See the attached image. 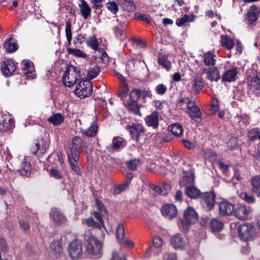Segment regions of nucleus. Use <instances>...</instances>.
Returning a JSON list of instances; mask_svg holds the SVG:
<instances>
[{"label":"nucleus","instance_id":"f257e3e1","mask_svg":"<svg viewBox=\"0 0 260 260\" xmlns=\"http://www.w3.org/2000/svg\"><path fill=\"white\" fill-rule=\"evenodd\" d=\"M198 215L195 210L191 207H188L183 213V218L180 221L179 226L182 231L187 232L190 226L197 221Z\"/></svg>","mask_w":260,"mask_h":260},{"label":"nucleus","instance_id":"f03ea898","mask_svg":"<svg viewBox=\"0 0 260 260\" xmlns=\"http://www.w3.org/2000/svg\"><path fill=\"white\" fill-rule=\"evenodd\" d=\"M81 77L79 70L72 64L68 66L62 77V81L64 85L72 87L80 81Z\"/></svg>","mask_w":260,"mask_h":260},{"label":"nucleus","instance_id":"7ed1b4c3","mask_svg":"<svg viewBox=\"0 0 260 260\" xmlns=\"http://www.w3.org/2000/svg\"><path fill=\"white\" fill-rule=\"evenodd\" d=\"M92 91V83L88 80H82L77 83L75 92L80 98H84L89 96Z\"/></svg>","mask_w":260,"mask_h":260},{"label":"nucleus","instance_id":"20e7f679","mask_svg":"<svg viewBox=\"0 0 260 260\" xmlns=\"http://www.w3.org/2000/svg\"><path fill=\"white\" fill-rule=\"evenodd\" d=\"M238 235L243 241L253 240L255 236L254 227L251 224H243L238 229Z\"/></svg>","mask_w":260,"mask_h":260},{"label":"nucleus","instance_id":"39448f33","mask_svg":"<svg viewBox=\"0 0 260 260\" xmlns=\"http://www.w3.org/2000/svg\"><path fill=\"white\" fill-rule=\"evenodd\" d=\"M102 243L95 237L92 236L87 240L86 250L90 255H101Z\"/></svg>","mask_w":260,"mask_h":260},{"label":"nucleus","instance_id":"423d86ee","mask_svg":"<svg viewBox=\"0 0 260 260\" xmlns=\"http://www.w3.org/2000/svg\"><path fill=\"white\" fill-rule=\"evenodd\" d=\"M49 146V143L44 139L36 140L31 147V152L38 157L44 154Z\"/></svg>","mask_w":260,"mask_h":260},{"label":"nucleus","instance_id":"0eeeda50","mask_svg":"<svg viewBox=\"0 0 260 260\" xmlns=\"http://www.w3.org/2000/svg\"><path fill=\"white\" fill-rule=\"evenodd\" d=\"M93 215L98 221H95L93 218L91 217L84 219L83 221V223L87 225L88 227H93L99 230H101L103 228L105 229L104 222L101 214L95 211L93 213Z\"/></svg>","mask_w":260,"mask_h":260},{"label":"nucleus","instance_id":"6e6552de","mask_svg":"<svg viewBox=\"0 0 260 260\" xmlns=\"http://www.w3.org/2000/svg\"><path fill=\"white\" fill-rule=\"evenodd\" d=\"M68 251L71 257L74 259L79 258L82 254V244L79 240H73L69 244Z\"/></svg>","mask_w":260,"mask_h":260},{"label":"nucleus","instance_id":"1a4fd4ad","mask_svg":"<svg viewBox=\"0 0 260 260\" xmlns=\"http://www.w3.org/2000/svg\"><path fill=\"white\" fill-rule=\"evenodd\" d=\"M202 206L207 211L211 210L215 205V195L212 192L203 193L200 197Z\"/></svg>","mask_w":260,"mask_h":260},{"label":"nucleus","instance_id":"9d476101","mask_svg":"<svg viewBox=\"0 0 260 260\" xmlns=\"http://www.w3.org/2000/svg\"><path fill=\"white\" fill-rule=\"evenodd\" d=\"M85 143L82 139L78 136H75L73 138L72 144L70 145L69 150L67 151V155L79 156V150L84 147Z\"/></svg>","mask_w":260,"mask_h":260},{"label":"nucleus","instance_id":"9b49d317","mask_svg":"<svg viewBox=\"0 0 260 260\" xmlns=\"http://www.w3.org/2000/svg\"><path fill=\"white\" fill-rule=\"evenodd\" d=\"M126 128L129 129L133 139L137 141H139V139L145 135V129L141 124H133L131 125H127Z\"/></svg>","mask_w":260,"mask_h":260},{"label":"nucleus","instance_id":"f8f14e48","mask_svg":"<svg viewBox=\"0 0 260 260\" xmlns=\"http://www.w3.org/2000/svg\"><path fill=\"white\" fill-rule=\"evenodd\" d=\"M186 112L189 114L192 120L198 123L201 122L202 112L199 107L196 105L194 101H192L188 105Z\"/></svg>","mask_w":260,"mask_h":260},{"label":"nucleus","instance_id":"ddd939ff","mask_svg":"<svg viewBox=\"0 0 260 260\" xmlns=\"http://www.w3.org/2000/svg\"><path fill=\"white\" fill-rule=\"evenodd\" d=\"M250 211L251 209L249 207L241 204L234 208V213L237 218L241 220H245L248 218Z\"/></svg>","mask_w":260,"mask_h":260},{"label":"nucleus","instance_id":"4468645a","mask_svg":"<svg viewBox=\"0 0 260 260\" xmlns=\"http://www.w3.org/2000/svg\"><path fill=\"white\" fill-rule=\"evenodd\" d=\"M260 13V7L255 5H252L247 13L246 21L250 25H254Z\"/></svg>","mask_w":260,"mask_h":260},{"label":"nucleus","instance_id":"2eb2a0df","mask_svg":"<svg viewBox=\"0 0 260 260\" xmlns=\"http://www.w3.org/2000/svg\"><path fill=\"white\" fill-rule=\"evenodd\" d=\"M16 69L15 63L11 59L3 61L1 70L4 75L6 76H10L13 74Z\"/></svg>","mask_w":260,"mask_h":260},{"label":"nucleus","instance_id":"dca6fc26","mask_svg":"<svg viewBox=\"0 0 260 260\" xmlns=\"http://www.w3.org/2000/svg\"><path fill=\"white\" fill-rule=\"evenodd\" d=\"M238 71L236 67L226 70L221 76L222 82H231L237 80Z\"/></svg>","mask_w":260,"mask_h":260},{"label":"nucleus","instance_id":"f3484780","mask_svg":"<svg viewBox=\"0 0 260 260\" xmlns=\"http://www.w3.org/2000/svg\"><path fill=\"white\" fill-rule=\"evenodd\" d=\"M234 207L227 201H222L219 205V212L222 216L230 215L234 213Z\"/></svg>","mask_w":260,"mask_h":260},{"label":"nucleus","instance_id":"a211bd4d","mask_svg":"<svg viewBox=\"0 0 260 260\" xmlns=\"http://www.w3.org/2000/svg\"><path fill=\"white\" fill-rule=\"evenodd\" d=\"M160 117L158 112L154 111L150 115H148L145 118V120L148 126L156 128L159 125V120Z\"/></svg>","mask_w":260,"mask_h":260},{"label":"nucleus","instance_id":"6ab92c4d","mask_svg":"<svg viewBox=\"0 0 260 260\" xmlns=\"http://www.w3.org/2000/svg\"><path fill=\"white\" fill-rule=\"evenodd\" d=\"M202 72L206 74L207 78L211 81H217L220 78V73L217 68L204 69Z\"/></svg>","mask_w":260,"mask_h":260},{"label":"nucleus","instance_id":"aec40b11","mask_svg":"<svg viewBox=\"0 0 260 260\" xmlns=\"http://www.w3.org/2000/svg\"><path fill=\"white\" fill-rule=\"evenodd\" d=\"M161 213L164 216L169 219H172L176 216L177 210L174 205L167 204L162 207Z\"/></svg>","mask_w":260,"mask_h":260},{"label":"nucleus","instance_id":"412c9836","mask_svg":"<svg viewBox=\"0 0 260 260\" xmlns=\"http://www.w3.org/2000/svg\"><path fill=\"white\" fill-rule=\"evenodd\" d=\"M50 216L51 219L56 224H60L66 220L63 214L56 208L52 209L50 213Z\"/></svg>","mask_w":260,"mask_h":260},{"label":"nucleus","instance_id":"4be33fe9","mask_svg":"<svg viewBox=\"0 0 260 260\" xmlns=\"http://www.w3.org/2000/svg\"><path fill=\"white\" fill-rule=\"evenodd\" d=\"M250 89L256 94H260V75L256 74L248 83Z\"/></svg>","mask_w":260,"mask_h":260},{"label":"nucleus","instance_id":"5701e85b","mask_svg":"<svg viewBox=\"0 0 260 260\" xmlns=\"http://www.w3.org/2000/svg\"><path fill=\"white\" fill-rule=\"evenodd\" d=\"M69 164L72 169L78 175H81L80 169L79 168L78 162L79 160V156L68 155Z\"/></svg>","mask_w":260,"mask_h":260},{"label":"nucleus","instance_id":"b1692460","mask_svg":"<svg viewBox=\"0 0 260 260\" xmlns=\"http://www.w3.org/2000/svg\"><path fill=\"white\" fill-rule=\"evenodd\" d=\"M148 91L145 90H141L139 89L135 88L133 89L130 93L129 100L138 102V100L140 98L145 99L146 96H148Z\"/></svg>","mask_w":260,"mask_h":260},{"label":"nucleus","instance_id":"393cba45","mask_svg":"<svg viewBox=\"0 0 260 260\" xmlns=\"http://www.w3.org/2000/svg\"><path fill=\"white\" fill-rule=\"evenodd\" d=\"M81 3L79 5L81 15L85 19H87L91 15V10L87 2L84 0H81Z\"/></svg>","mask_w":260,"mask_h":260},{"label":"nucleus","instance_id":"a878e982","mask_svg":"<svg viewBox=\"0 0 260 260\" xmlns=\"http://www.w3.org/2000/svg\"><path fill=\"white\" fill-rule=\"evenodd\" d=\"M124 105L129 112H132L135 115L139 116L141 115L137 102L129 100L124 103Z\"/></svg>","mask_w":260,"mask_h":260},{"label":"nucleus","instance_id":"bb28decb","mask_svg":"<svg viewBox=\"0 0 260 260\" xmlns=\"http://www.w3.org/2000/svg\"><path fill=\"white\" fill-rule=\"evenodd\" d=\"M117 3L125 11L133 12L136 9V5L133 0H117Z\"/></svg>","mask_w":260,"mask_h":260},{"label":"nucleus","instance_id":"cd10ccee","mask_svg":"<svg viewBox=\"0 0 260 260\" xmlns=\"http://www.w3.org/2000/svg\"><path fill=\"white\" fill-rule=\"evenodd\" d=\"M22 64V69L24 71H25L24 74L27 75V78H31V79L35 78L36 75L35 74L29 76V75H31L34 71V68L32 65V62L27 60H23Z\"/></svg>","mask_w":260,"mask_h":260},{"label":"nucleus","instance_id":"c85d7f7f","mask_svg":"<svg viewBox=\"0 0 260 260\" xmlns=\"http://www.w3.org/2000/svg\"><path fill=\"white\" fill-rule=\"evenodd\" d=\"M185 193L187 197L191 199L200 198L202 194L198 188L191 186L186 187Z\"/></svg>","mask_w":260,"mask_h":260},{"label":"nucleus","instance_id":"c756f323","mask_svg":"<svg viewBox=\"0 0 260 260\" xmlns=\"http://www.w3.org/2000/svg\"><path fill=\"white\" fill-rule=\"evenodd\" d=\"M4 45L6 51L9 53L14 52L18 49L16 42L12 38L7 39Z\"/></svg>","mask_w":260,"mask_h":260},{"label":"nucleus","instance_id":"7c9ffc66","mask_svg":"<svg viewBox=\"0 0 260 260\" xmlns=\"http://www.w3.org/2000/svg\"><path fill=\"white\" fill-rule=\"evenodd\" d=\"M221 46L228 50L233 48L235 45L234 41L228 35L221 36Z\"/></svg>","mask_w":260,"mask_h":260},{"label":"nucleus","instance_id":"2f4dec72","mask_svg":"<svg viewBox=\"0 0 260 260\" xmlns=\"http://www.w3.org/2000/svg\"><path fill=\"white\" fill-rule=\"evenodd\" d=\"M64 121V117L59 113L52 114L48 118V121L54 125H60Z\"/></svg>","mask_w":260,"mask_h":260},{"label":"nucleus","instance_id":"473e14b6","mask_svg":"<svg viewBox=\"0 0 260 260\" xmlns=\"http://www.w3.org/2000/svg\"><path fill=\"white\" fill-rule=\"evenodd\" d=\"M193 101L191 100L188 97L181 96L180 97L176 103V106L179 109L182 110H185L188 107L190 103Z\"/></svg>","mask_w":260,"mask_h":260},{"label":"nucleus","instance_id":"72a5a7b5","mask_svg":"<svg viewBox=\"0 0 260 260\" xmlns=\"http://www.w3.org/2000/svg\"><path fill=\"white\" fill-rule=\"evenodd\" d=\"M215 57L213 53L209 51L203 55L204 62L207 66H213L215 64Z\"/></svg>","mask_w":260,"mask_h":260},{"label":"nucleus","instance_id":"f704fd0d","mask_svg":"<svg viewBox=\"0 0 260 260\" xmlns=\"http://www.w3.org/2000/svg\"><path fill=\"white\" fill-rule=\"evenodd\" d=\"M210 226L212 232H219L223 228V222L216 218H213L210 222Z\"/></svg>","mask_w":260,"mask_h":260},{"label":"nucleus","instance_id":"c9c22d12","mask_svg":"<svg viewBox=\"0 0 260 260\" xmlns=\"http://www.w3.org/2000/svg\"><path fill=\"white\" fill-rule=\"evenodd\" d=\"M171 243L175 248H181L184 245L183 239L179 234H176L172 238Z\"/></svg>","mask_w":260,"mask_h":260},{"label":"nucleus","instance_id":"e433bc0d","mask_svg":"<svg viewBox=\"0 0 260 260\" xmlns=\"http://www.w3.org/2000/svg\"><path fill=\"white\" fill-rule=\"evenodd\" d=\"M158 63L167 71H169L171 68V63L165 55H160L158 57Z\"/></svg>","mask_w":260,"mask_h":260},{"label":"nucleus","instance_id":"4c0bfd02","mask_svg":"<svg viewBox=\"0 0 260 260\" xmlns=\"http://www.w3.org/2000/svg\"><path fill=\"white\" fill-rule=\"evenodd\" d=\"M168 129L175 136L179 137L183 134L182 125L179 123H175L168 127Z\"/></svg>","mask_w":260,"mask_h":260},{"label":"nucleus","instance_id":"58836bf2","mask_svg":"<svg viewBox=\"0 0 260 260\" xmlns=\"http://www.w3.org/2000/svg\"><path fill=\"white\" fill-rule=\"evenodd\" d=\"M203 87V84L201 78L196 77L192 81V88L196 94L199 93Z\"/></svg>","mask_w":260,"mask_h":260},{"label":"nucleus","instance_id":"ea45409f","mask_svg":"<svg viewBox=\"0 0 260 260\" xmlns=\"http://www.w3.org/2000/svg\"><path fill=\"white\" fill-rule=\"evenodd\" d=\"M30 169L31 167L30 164L24 162L22 163V165L19 169V172L21 176H28L30 173Z\"/></svg>","mask_w":260,"mask_h":260},{"label":"nucleus","instance_id":"a19ab883","mask_svg":"<svg viewBox=\"0 0 260 260\" xmlns=\"http://www.w3.org/2000/svg\"><path fill=\"white\" fill-rule=\"evenodd\" d=\"M194 17L193 15H185L183 17L178 18L176 20V24L178 26H181L185 24L188 22H192L193 21Z\"/></svg>","mask_w":260,"mask_h":260},{"label":"nucleus","instance_id":"79ce46f5","mask_svg":"<svg viewBox=\"0 0 260 260\" xmlns=\"http://www.w3.org/2000/svg\"><path fill=\"white\" fill-rule=\"evenodd\" d=\"M252 188L251 191L256 193L260 188V177L258 176H255L251 179Z\"/></svg>","mask_w":260,"mask_h":260},{"label":"nucleus","instance_id":"37998d69","mask_svg":"<svg viewBox=\"0 0 260 260\" xmlns=\"http://www.w3.org/2000/svg\"><path fill=\"white\" fill-rule=\"evenodd\" d=\"M124 140L120 137H114L113 139L112 145L111 146L113 150H116L123 146Z\"/></svg>","mask_w":260,"mask_h":260},{"label":"nucleus","instance_id":"c03bdc74","mask_svg":"<svg viewBox=\"0 0 260 260\" xmlns=\"http://www.w3.org/2000/svg\"><path fill=\"white\" fill-rule=\"evenodd\" d=\"M8 120V115L0 112V131H6L8 129L9 124L7 123Z\"/></svg>","mask_w":260,"mask_h":260},{"label":"nucleus","instance_id":"a18cd8bd","mask_svg":"<svg viewBox=\"0 0 260 260\" xmlns=\"http://www.w3.org/2000/svg\"><path fill=\"white\" fill-rule=\"evenodd\" d=\"M118 5L114 1H110L106 3V6L107 9L113 14H116L119 10Z\"/></svg>","mask_w":260,"mask_h":260},{"label":"nucleus","instance_id":"49530a36","mask_svg":"<svg viewBox=\"0 0 260 260\" xmlns=\"http://www.w3.org/2000/svg\"><path fill=\"white\" fill-rule=\"evenodd\" d=\"M67 51L69 54L73 55L76 57L86 58L87 55L79 49H73L69 48Z\"/></svg>","mask_w":260,"mask_h":260},{"label":"nucleus","instance_id":"de8ad7c7","mask_svg":"<svg viewBox=\"0 0 260 260\" xmlns=\"http://www.w3.org/2000/svg\"><path fill=\"white\" fill-rule=\"evenodd\" d=\"M248 137L251 141H254L257 139L260 140V129L254 128L251 129L248 133Z\"/></svg>","mask_w":260,"mask_h":260},{"label":"nucleus","instance_id":"09e8293b","mask_svg":"<svg viewBox=\"0 0 260 260\" xmlns=\"http://www.w3.org/2000/svg\"><path fill=\"white\" fill-rule=\"evenodd\" d=\"M86 43L88 47L93 50H96L98 48V46H99V43L95 36L89 38L86 40Z\"/></svg>","mask_w":260,"mask_h":260},{"label":"nucleus","instance_id":"8fccbe9b","mask_svg":"<svg viewBox=\"0 0 260 260\" xmlns=\"http://www.w3.org/2000/svg\"><path fill=\"white\" fill-rule=\"evenodd\" d=\"M98 128L97 125L92 123L89 127L85 130L84 134L88 137H94L96 134Z\"/></svg>","mask_w":260,"mask_h":260},{"label":"nucleus","instance_id":"3c124183","mask_svg":"<svg viewBox=\"0 0 260 260\" xmlns=\"http://www.w3.org/2000/svg\"><path fill=\"white\" fill-rule=\"evenodd\" d=\"M125 231L124 226L122 223L118 224L116 229V236L117 240L121 242L124 236Z\"/></svg>","mask_w":260,"mask_h":260},{"label":"nucleus","instance_id":"603ef678","mask_svg":"<svg viewBox=\"0 0 260 260\" xmlns=\"http://www.w3.org/2000/svg\"><path fill=\"white\" fill-rule=\"evenodd\" d=\"M100 71V69L98 66H94L93 68L89 69L87 76L88 78L92 79L96 77Z\"/></svg>","mask_w":260,"mask_h":260},{"label":"nucleus","instance_id":"864d4df0","mask_svg":"<svg viewBox=\"0 0 260 260\" xmlns=\"http://www.w3.org/2000/svg\"><path fill=\"white\" fill-rule=\"evenodd\" d=\"M51 249L56 253H60L62 251V246L58 241H54L50 245Z\"/></svg>","mask_w":260,"mask_h":260},{"label":"nucleus","instance_id":"5fc2aeb1","mask_svg":"<svg viewBox=\"0 0 260 260\" xmlns=\"http://www.w3.org/2000/svg\"><path fill=\"white\" fill-rule=\"evenodd\" d=\"M241 197L248 204H253L255 201V199L253 196L246 192L241 193Z\"/></svg>","mask_w":260,"mask_h":260},{"label":"nucleus","instance_id":"6e6d98bb","mask_svg":"<svg viewBox=\"0 0 260 260\" xmlns=\"http://www.w3.org/2000/svg\"><path fill=\"white\" fill-rule=\"evenodd\" d=\"M49 174L51 177L56 179L62 178V175L61 172L56 169L52 168L49 170Z\"/></svg>","mask_w":260,"mask_h":260},{"label":"nucleus","instance_id":"4d7b16f0","mask_svg":"<svg viewBox=\"0 0 260 260\" xmlns=\"http://www.w3.org/2000/svg\"><path fill=\"white\" fill-rule=\"evenodd\" d=\"M116 75L121 81L123 87V91L124 92V94L127 93L128 91V88L126 79L120 73H116Z\"/></svg>","mask_w":260,"mask_h":260},{"label":"nucleus","instance_id":"13d9d810","mask_svg":"<svg viewBox=\"0 0 260 260\" xmlns=\"http://www.w3.org/2000/svg\"><path fill=\"white\" fill-rule=\"evenodd\" d=\"M139 164V161L137 159L130 160L127 162V167L128 169L132 171H135L137 170V167Z\"/></svg>","mask_w":260,"mask_h":260},{"label":"nucleus","instance_id":"bf43d9fd","mask_svg":"<svg viewBox=\"0 0 260 260\" xmlns=\"http://www.w3.org/2000/svg\"><path fill=\"white\" fill-rule=\"evenodd\" d=\"M128 185L127 184V183L125 182L122 184L116 185L115 186L113 192L115 194H119L122 191H124L128 187Z\"/></svg>","mask_w":260,"mask_h":260},{"label":"nucleus","instance_id":"052dcab7","mask_svg":"<svg viewBox=\"0 0 260 260\" xmlns=\"http://www.w3.org/2000/svg\"><path fill=\"white\" fill-rule=\"evenodd\" d=\"M18 223L24 232H27L29 230L30 224L28 221L23 219H20L18 221Z\"/></svg>","mask_w":260,"mask_h":260},{"label":"nucleus","instance_id":"680f3d73","mask_svg":"<svg viewBox=\"0 0 260 260\" xmlns=\"http://www.w3.org/2000/svg\"><path fill=\"white\" fill-rule=\"evenodd\" d=\"M227 145L229 148L234 149L238 145V138L234 137H232L228 142Z\"/></svg>","mask_w":260,"mask_h":260},{"label":"nucleus","instance_id":"e2e57ef3","mask_svg":"<svg viewBox=\"0 0 260 260\" xmlns=\"http://www.w3.org/2000/svg\"><path fill=\"white\" fill-rule=\"evenodd\" d=\"M155 90L158 94L162 95L167 91V87L163 84H159L156 87Z\"/></svg>","mask_w":260,"mask_h":260},{"label":"nucleus","instance_id":"0e129e2a","mask_svg":"<svg viewBox=\"0 0 260 260\" xmlns=\"http://www.w3.org/2000/svg\"><path fill=\"white\" fill-rule=\"evenodd\" d=\"M120 27L118 26H116L113 28L116 36L119 38H121L122 36H123V26L121 23H120Z\"/></svg>","mask_w":260,"mask_h":260},{"label":"nucleus","instance_id":"69168bd1","mask_svg":"<svg viewBox=\"0 0 260 260\" xmlns=\"http://www.w3.org/2000/svg\"><path fill=\"white\" fill-rule=\"evenodd\" d=\"M211 110L214 113L217 112L219 110V102L216 98H213L211 103Z\"/></svg>","mask_w":260,"mask_h":260},{"label":"nucleus","instance_id":"338daca9","mask_svg":"<svg viewBox=\"0 0 260 260\" xmlns=\"http://www.w3.org/2000/svg\"><path fill=\"white\" fill-rule=\"evenodd\" d=\"M164 260H177V255L175 253L166 252L164 254Z\"/></svg>","mask_w":260,"mask_h":260},{"label":"nucleus","instance_id":"774afa93","mask_svg":"<svg viewBox=\"0 0 260 260\" xmlns=\"http://www.w3.org/2000/svg\"><path fill=\"white\" fill-rule=\"evenodd\" d=\"M111 260H126L124 255H119L116 251H114L112 252V257Z\"/></svg>","mask_w":260,"mask_h":260}]
</instances>
